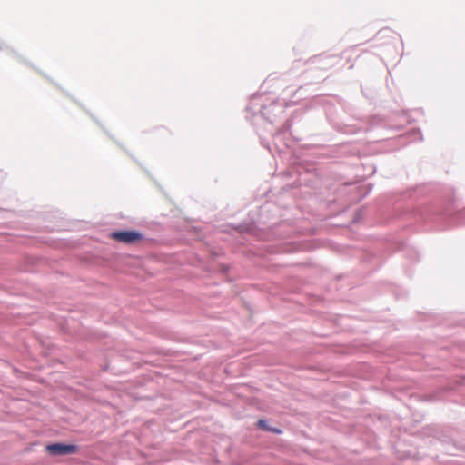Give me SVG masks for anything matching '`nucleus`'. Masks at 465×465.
I'll return each mask as SVG.
<instances>
[{"label":"nucleus","mask_w":465,"mask_h":465,"mask_svg":"<svg viewBox=\"0 0 465 465\" xmlns=\"http://www.w3.org/2000/svg\"><path fill=\"white\" fill-rule=\"evenodd\" d=\"M110 237L119 242L132 244L142 240V234L136 231L113 232Z\"/></svg>","instance_id":"1"},{"label":"nucleus","mask_w":465,"mask_h":465,"mask_svg":"<svg viewBox=\"0 0 465 465\" xmlns=\"http://www.w3.org/2000/svg\"><path fill=\"white\" fill-rule=\"evenodd\" d=\"M76 447L61 443L51 444L47 446V450L54 455H64L74 452Z\"/></svg>","instance_id":"2"},{"label":"nucleus","mask_w":465,"mask_h":465,"mask_svg":"<svg viewBox=\"0 0 465 465\" xmlns=\"http://www.w3.org/2000/svg\"><path fill=\"white\" fill-rule=\"evenodd\" d=\"M258 424L260 427H264V421L262 420L258 421Z\"/></svg>","instance_id":"3"}]
</instances>
